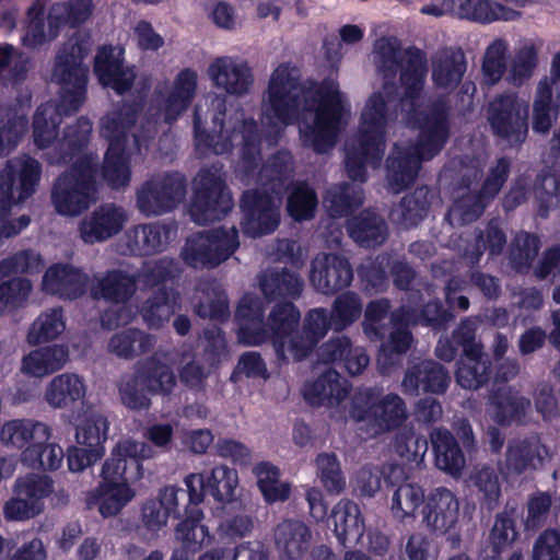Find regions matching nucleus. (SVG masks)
Segmentation results:
<instances>
[{"instance_id": "1", "label": "nucleus", "mask_w": 560, "mask_h": 560, "mask_svg": "<svg viewBox=\"0 0 560 560\" xmlns=\"http://www.w3.org/2000/svg\"><path fill=\"white\" fill-rule=\"evenodd\" d=\"M226 100L219 95L206 98V110L198 105L194 115L195 145L201 154H224L238 149L236 173L249 184L260 183L259 189L246 190L241 199V228L249 237L272 233L280 222L283 184L292 175V156L279 152L261 164L260 138L253 118L242 109H226Z\"/></svg>"}, {"instance_id": "2", "label": "nucleus", "mask_w": 560, "mask_h": 560, "mask_svg": "<svg viewBox=\"0 0 560 560\" xmlns=\"http://www.w3.org/2000/svg\"><path fill=\"white\" fill-rule=\"evenodd\" d=\"M373 60L384 77L394 75L401 66V122L418 132L415 145L395 144L387 159V185L397 194L415 182L421 162L432 159L446 143L448 107L444 101L430 103L422 95L428 72V59L422 50L410 47L402 54L398 38L382 37L374 44Z\"/></svg>"}, {"instance_id": "3", "label": "nucleus", "mask_w": 560, "mask_h": 560, "mask_svg": "<svg viewBox=\"0 0 560 560\" xmlns=\"http://www.w3.org/2000/svg\"><path fill=\"white\" fill-rule=\"evenodd\" d=\"M349 109L336 81L302 82L298 68L281 63L271 72L261 100L265 139L275 144L288 125L298 122L304 145L324 153L334 147Z\"/></svg>"}, {"instance_id": "4", "label": "nucleus", "mask_w": 560, "mask_h": 560, "mask_svg": "<svg viewBox=\"0 0 560 560\" xmlns=\"http://www.w3.org/2000/svg\"><path fill=\"white\" fill-rule=\"evenodd\" d=\"M90 51V36L77 32L63 46L56 58L51 79L60 85L58 105L45 103L37 107L33 117V139L35 145L43 150L55 145L60 156H50V163L67 162L85 155L82 148L89 140L92 124L81 117L74 126L66 129L62 139H58V126L62 115L77 112L85 100L89 69L83 59Z\"/></svg>"}, {"instance_id": "5", "label": "nucleus", "mask_w": 560, "mask_h": 560, "mask_svg": "<svg viewBox=\"0 0 560 560\" xmlns=\"http://www.w3.org/2000/svg\"><path fill=\"white\" fill-rule=\"evenodd\" d=\"M262 302L253 294H245L236 311L237 338L247 346H257L270 338L278 359L283 361L305 359L331 327L330 316L323 307L307 312L302 329L296 331L301 314L292 303L275 305L268 318L269 329L262 327Z\"/></svg>"}, {"instance_id": "6", "label": "nucleus", "mask_w": 560, "mask_h": 560, "mask_svg": "<svg viewBox=\"0 0 560 560\" xmlns=\"http://www.w3.org/2000/svg\"><path fill=\"white\" fill-rule=\"evenodd\" d=\"M137 109L130 105L108 112L101 120L100 133L108 143L102 167L104 180L113 188L129 185L130 156L141 151L147 140L156 133L155 122L136 125Z\"/></svg>"}, {"instance_id": "7", "label": "nucleus", "mask_w": 560, "mask_h": 560, "mask_svg": "<svg viewBox=\"0 0 560 560\" xmlns=\"http://www.w3.org/2000/svg\"><path fill=\"white\" fill-rule=\"evenodd\" d=\"M393 103L394 88L388 84L366 98L358 133L346 148V170L352 180L364 182L366 167L380 165L385 151L386 132L393 120Z\"/></svg>"}, {"instance_id": "8", "label": "nucleus", "mask_w": 560, "mask_h": 560, "mask_svg": "<svg viewBox=\"0 0 560 560\" xmlns=\"http://www.w3.org/2000/svg\"><path fill=\"white\" fill-rule=\"evenodd\" d=\"M170 265L161 260L147 264L137 275L120 269L95 275L91 287L92 295L115 304L102 316V325L112 329L128 324L135 313L124 303L138 288H154L164 282L171 273Z\"/></svg>"}, {"instance_id": "9", "label": "nucleus", "mask_w": 560, "mask_h": 560, "mask_svg": "<svg viewBox=\"0 0 560 560\" xmlns=\"http://www.w3.org/2000/svg\"><path fill=\"white\" fill-rule=\"evenodd\" d=\"M42 178L40 163L30 155H20L5 162L0 171V246L3 238L18 235L31 222L27 215L9 220L12 206L33 196Z\"/></svg>"}, {"instance_id": "10", "label": "nucleus", "mask_w": 560, "mask_h": 560, "mask_svg": "<svg viewBox=\"0 0 560 560\" xmlns=\"http://www.w3.org/2000/svg\"><path fill=\"white\" fill-rule=\"evenodd\" d=\"M95 166V155H80L72 168L58 178L51 194L58 213L78 215L96 200Z\"/></svg>"}, {"instance_id": "11", "label": "nucleus", "mask_w": 560, "mask_h": 560, "mask_svg": "<svg viewBox=\"0 0 560 560\" xmlns=\"http://www.w3.org/2000/svg\"><path fill=\"white\" fill-rule=\"evenodd\" d=\"M374 388H360L351 398L349 416L358 422H365L380 434L399 428L408 419L405 401L397 394H387L378 399Z\"/></svg>"}, {"instance_id": "12", "label": "nucleus", "mask_w": 560, "mask_h": 560, "mask_svg": "<svg viewBox=\"0 0 560 560\" xmlns=\"http://www.w3.org/2000/svg\"><path fill=\"white\" fill-rule=\"evenodd\" d=\"M533 0H443L441 3L425 4L420 12L433 16L453 14L481 24L513 22L522 18L524 8Z\"/></svg>"}, {"instance_id": "13", "label": "nucleus", "mask_w": 560, "mask_h": 560, "mask_svg": "<svg viewBox=\"0 0 560 560\" xmlns=\"http://www.w3.org/2000/svg\"><path fill=\"white\" fill-rule=\"evenodd\" d=\"M233 208V199L225 185L222 166L201 168L194 178V197L189 214L198 224L221 220Z\"/></svg>"}, {"instance_id": "14", "label": "nucleus", "mask_w": 560, "mask_h": 560, "mask_svg": "<svg viewBox=\"0 0 560 560\" xmlns=\"http://www.w3.org/2000/svg\"><path fill=\"white\" fill-rule=\"evenodd\" d=\"M451 315L445 312L438 302L428 303L421 318H418L405 306L392 315L393 329L388 338L382 343L377 357V365L382 373H387L390 368L399 364L400 358L406 353L413 338L409 331L411 324L424 322L429 325H441L447 322Z\"/></svg>"}, {"instance_id": "15", "label": "nucleus", "mask_w": 560, "mask_h": 560, "mask_svg": "<svg viewBox=\"0 0 560 560\" xmlns=\"http://www.w3.org/2000/svg\"><path fill=\"white\" fill-rule=\"evenodd\" d=\"M238 246L236 228H220L189 237L182 249V257L194 268H213L229 259Z\"/></svg>"}, {"instance_id": "16", "label": "nucleus", "mask_w": 560, "mask_h": 560, "mask_svg": "<svg viewBox=\"0 0 560 560\" xmlns=\"http://www.w3.org/2000/svg\"><path fill=\"white\" fill-rule=\"evenodd\" d=\"M12 491L13 497L3 504V517L8 522H24L44 512V500L52 493L54 481L45 475L28 474L15 479Z\"/></svg>"}, {"instance_id": "17", "label": "nucleus", "mask_w": 560, "mask_h": 560, "mask_svg": "<svg viewBox=\"0 0 560 560\" xmlns=\"http://www.w3.org/2000/svg\"><path fill=\"white\" fill-rule=\"evenodd\" d=\"M186 186V178L179 173L153 176L138 188L137 208L147 217L168 212L184 200Z\"/></svg>"}, {"instance_id": "18", "label": "nucleus", "mask_w": 560, "mask_h": 560, "mask_svg": "<svg viewBox=\"0 0 560 560\" xmlns=\"http://www.w3.org/2000/svg\"><path fill=\"white\" fill-rule=\"evenodd\" d=\"M488 119L498 136L521 143L528 131V103L516 93L499 95L489 105Z\"/></svg>"}, {"instance_id": "19", "label": "nucleus", "mask_w": 560, "mask_h": 560, "mask_svg": "<svg viewBox=\"0 0 560 560\" xmlns=\"http://www.w3.org/2000/svg\"><path fill=\"white\" fill-rule=\"evenodd\" d=\"M184 482L191 504L201 503L206 492L220 503L231 504L238 501L236 499L240 486L238 474L226 465H218L205 474H189Z\"/></svg>"}, {"instance_id": "20", "label": "nucleus", "mask_w": 560, "mask_h": 560, "mask_svg": "<svg viewBox=\"0 0 560 560\" xmlns=\"http://www.w3.org/2000/svg\"><path fill=\"white\" fill-rule=\"evenodd\" d=\"M508 173L509 162L500 159L490 168L479 195L458 191L457 199L447 213L451 224H463L476 220L483 212L487 201L500 191Z\"/></svg>"}, {"instance_id": "21", "label": "nucleus", "mask_w": 560, "mask_h": 560, "mask_svg": "<svg viewBox=\"0 0 560 560\" xmlns=\"http://www.w3.org/2000/svg\"><path fill=\"white\" fill-rule=\"evenodd\" d=\"M151 456V447L143 442H119L103 465L102 479L130 485V481L138 480L143 475L141 460Z\"/></svg>"}, {"instance_id": "22", "label": "nucleus", "mask_w": 560, "mask_h": 560, "mask_svg": "<svg viewBox=\"0 0 560 560\" xmlns=\"http://www.w3.org/2000/svg\"><path fill=\"white\" fill-rule=\"evenodd\" d=\"M198 85V74L192 69L180 70L171 83L155 90L159 110L166 122L178 119L190 106Z\"/></svg>"}, {"instance_id": "23", "label": "nucleus", "mask_w": 560, "mask_h": 560, "mask_svg": "<svg viewBox=\"0 0 560 560\" xmlns=\"http://www.w3.org/2000/svg\"><path fill=\"white\" fill-rule=\"evenodd\" d=\"M207 75L214 88L233 96L247 94L254 84L249 65L231 56L214 58L208 66Z\"/></svg>"}, {"instance_id": "24", "label": "nucleus", "mask_w": 560, "mask_h": 560, "mask_svg": "<svg viewBox=\"0 0 560 560\" xmlns=\"http://www.w3.org/2000/svg\"><path fill=\"white\" fill-rule=\"evenodd\" d=\"M460 502L456 494L447 488L432 490L422 509V523L438 535H445L455 529L459 521Z\"/></svg>"}, {"instance_id": "25", "label": "nucleus", "mask_w": 560, "mask_h": 560, "mask_svg": "<svg viewBox=\"0 0 560 560\" xmlns=\"http://www.w3.org/2000/svg\"><path fill=\"white\" fill-rule=\"evenodd\" d=\"M127 210L114 203L96 208L80 223V236L88 244L104 242L118 234L128 222Z\"/></svg>"}, {"instance_id": "26", "label": "nucleus", "mask_w": 560, "mask_h": 560, "mask_svg": "<svg viewBox=\"0 0 560 560\" xmlns=\"http://www.w3.org/2000/svg\"><path fill=\"white\" fill-rule=\"evenodd\" d=\"M352 278L353 272L349 262L338 255L320 254L312 262L311 282L324 294L348 287Z\"/></svg>"}, {"instance_id": "27", "label": "nucleus", "mask_w": 560, "mask_h": 560, "mask_svg": "<svg viewBox=\"0 0 560 560\" xmlns=\"http://www.w3.org/2000/svg\"><path fill=\"white\" fill-rule=\"evenodd\" d=\"M350 384L335 370L323 372L303 387V396L312 406L337 408L348 397Z\"/></svg>"}, {"instance_id": "28", "label": "nucleus", "mask_w": 560, "mask_h": 560, "mask_svg": "<svg viewBox=\"0 0 560 560\" xmlns=\"http://www.w3.org/2000/svg\"><path fill=\"white\" fill-rule=\"evenodd\" d=\"M51 428L39 420L18 418L5 421L0 428V442L3 446L24 453L43 439L51 438Z\"/></svg>"}, {"instance_id": "29", "label": "nucleus", "mask_w": 560, "mask_h": 560, "mask_svg": "<svg viewBox=\"0 0 560 560\" xmlns=\"http://www.w3.org/2000/svg\"><path fill=\"white\" fill-rule=\"evenodd\" d=\"M89 277L80 269L68 264H55L44 273L42 290L62 299H77L86 289Z\"/></svg>"}, {"instance_id": "30", "label": "nucleus", "mask_w": 560, "mask_h": 560, "mask_svg": "<svg viewBox=\"0 0 560 560\" xmlns=\"http://www.w3.org/2000/svg\"><path fill=\"white\" fill-rule=\"evenodd\" d=\"M136 491L128 482L103 480L86 497L89 508L96 506L103 517L116 516L135 498Z\"/></svg>"}, {"instance_id": "31", "label": "nucleus", "mask_w": 560, "mask_h": 560, "mask_svg": "<svg viewBox=\"0 0 560 560\" xmlns=\"http://www.w3.org/2000/svg\"><path fill=\"white\" fill-rule=\"evenodd\" d=\"M319 358L326 363L341 364L350 375H359L370 359L361 347H353L347 336L329 339L319 348Z\"/></svg>"}, {"instance_id": "32", "label": "nucleus", "mask_w": 560, "mask_h": 560, "mask_svg": "<svg viewBox=\"0 0 560 560\" xmlns=\"http://www.w3.org/2000/svg\"><path fill=\"white\" fill-rule=\"evenodd\" d=\"M450 377L444 369L433 361H422L410 366L402 380L405 393L417 395L420 389L430 393H444Z\"/></svg>"}, {"instance_id": "33", "label": "nucleus", "mask_w": 560, "mask_h": 560, "mask_svg": "<svg viewBox=\"0 0 560 560\" xmlns=\"http://www.w3.org/2000/svg\"><path fill=\"white\" fill-rule=\"evenodd\" d=\"M94 72L104 86H109L118 94L129 90L135 72L131 68H124L119 52L112 47H103L95 57Z\"/></svg>"}, {"instance_id": "34", "label": "nucleus", "mask_w": 560, "mask_h": 560, "mask_svg": "<svg viewBox=\"0 0 560 560\" xmlns=\"http://www.w3.org/2000/svg\"><path fill=\"white\" fill-rule=\"evenodd\" d=\"M135 373L138 382L150 394L168 395L176 386V376L172 364L155 353L143 362H139Z\"/></svg>"}, {"instance_id": "35", "label": "nucleus", "mask_w": 560, "mask_h": 560, "mask_svg": "<svg viewBox=\"0 0 560 560\" xmlns=\"http://www.w3.org/2000/svg\"><path fill=\"white\" fill-rule=\"evenodd\" d=\"M173 234V229L166 224H139L127 231L126 245L135 255L154 254L167 246Z\"/></svg>"}, {"instance_id": "36", "label": "nucleus", "mask_w": 560, "mask_h": 560, "mask_svg": "<svg viewBox=\"0 0 560 560\" xmlns=\"http://www.w3.org/2000/svg\"><path fill=\"white\" fill-rule=\"evenodd\" d=\"M330 518L334 533L343 545H357L361 541L365 525L360 508L350 500H340L332 509Z\"/></svg>"}, {"instance_id": "37", "label": "nucleus", "mask_w": 560, "mask_h": 560, "mask_svg": "<svg viewBox=\"0 0 560 560\" xmlns=\"http://www.w3.org/2000/svg\"><path fill=\"white\" fill-rule=\"evenodd\" d=\"M69 360L68 347L52 345L32 350L23 357L21 371L31 377H45L62 369Z\"/></svg>"}, {"instance_id": "38", "label": "nucleus", "mask_w": 560, "mask_h": 560, "mask_svg": "<svg viewBox=\"0 0 560 560\" xmlns=\"http://www.w3.org/2000/svg\"><path fill=\"white\" fill-rule=\"evenodd\" d=\"M546 448L538 436L514 440L509 444L506 460L501 468L505 475L521 474L540 464Z\"/></svg>"}, {"instance_id": "39", "label": "nucleus", "mask_w": 560, "mask_h": 560, "mask_svg": "<svg viewBox=\"0 0 560 560\" xmlns=\"http://www.w3.org/2000/svg\"><path fill=\"white\" fill-rule=\"evenodd\" d=\"M203 517V512L200 509H192L176 525L174 537L176 542L179 544L178 549L195 555L203 547L210 545L212 535L209 527L201 523Z\"/></svg>"}, {"instance_id": "40", "label": "nucleus", "mask_w": 560, "mask_h": 560, "mask_svg": "<svg viewBox=\"0 0 560 560\" xmlns=\"http://www.w3.org/2000/svg\"><path fill=\"white\" fill-rule=\"evenodd\" d=\"M86 390L82 376L67 372L55 376L48 383L44 397L50 407L61 409L84 398Z\"/></svg>"}, {"instance_id": "41", "label": "nucleus", "mask_w": 560, "mask_h": 560, "mask_svg": "<svg viewBox=\"0 0 560 560\" xmlns=\"http://www.w3.org/2000/svg\"><path fill=\"white\" fill-rule=\"evenodd\" d=\"M529 406V400L518 392L499 387L490 397L488 413L495 422L505 424L520 420Z\"/></svg>"}, {"instance_id": "42", "label": "nucleus", "mask_w": 560, "mask_h": 560, "mask_svg": "<svg viewBox=\"0 0 560 560\" xmlns=\"http://www.w3.org/2000/svg\"><path fill=\"white\" fill-rule=\"evenodd\" d=\"M254 517L249 509L241 501L228 504L217 526V534L222 540L236 541L253 533Z\"/></svg>"}, {"instance_id": "43", "label": "nucleus", "mask_w": 560, "mask_h": 560, "mask_svg": "<svg viewBox=\"0 0 560 560\" xmlns=\"http://www.w3.org/2000/svg\"><path fill=\"white\" fill-rule=\"evenodd\" d=\"M541 42L525 39L515 49L508 68L506 80L514 86H521L535 73L539 63Z\"/></svg>"}, {"instance_id": "44", "label": "nucleus", "mask_w": 560, "mask_h": 560, "mask_svg": "<svg viewBox=\"0 0 560 560\" xmlns=\"http://www.w3.org/2000/svg\"><path fill=\"white\" fill-rule=\"evenodd\" d=\"M466 70L464 55L453 49L439 50L432 58V80L440 89H453Z\"/></svg>"}, {"instance_id": "45", "label": "nucleus", "mask_w": 560, "mask_h": 560, "mask_svg": "<svg viewBox=\"0 0 560 560\" xmlns=\"http://www.w3.org/2000/svg\"><path fill=\"white\" fill-rule=\"evenodd\" d=\"M311 537L310 528L295 520L283 521L275 530L277 547L291 559H299L307 551Z\"/></svg>"}, {"instance_id": "46", "label": "nucleus", "mask_w": 560, "mask_h": 560, "mask_svg": "<svg viewBox=\"0 0 560 560\" xmlns=\"http://www.w3.org/2000/svg\"><path fill=\"white\" fill-rule=\"evenodd\" d=\"M109 422L97 411H86L80 423L75 427V441L78 445L94 450L93 456L105 454Z\"/></svg>"}, {"instance_id": "47", "label": "nucleus", "mask_w": 560, "mask_h": 560, "mask_svg": "<svg viewBox=\"0 0 560 560\" xmlns=\"http://www.w3.org/2000/svg\"><path fill=\"white\" fill-rule=\"evenodd\" d=\"M348 231L355 243L365 247L380 245L387 236L383 219L369 210L352 218L348 223Z\"/></svg>"}, {"instance_id": "48", "label": "nucleus", "mask_w": 560, "mask_h": 560, "mask_svg": "<svg viewBox=\"0 0 560 560\" xmlns=\"http://www.w3.org/2000/svg\"><path fill=\"white\" fill-rule=\"evenodd\" d=\"M431 441L436 467L454 476L459 474L465 465V458L452 434L444 429H434Z\"/></svg>"}, {"instance_id": "49", "label": "nucleus", "mask_w": 560, "mask_h": 560, "mask_svg": "<svg viewBox=\"0 0 560 560\" xmlns=\"http://www.w3.org/2000/svg\"><path fill=\"white\" fill-rule=\"evenodd\" d=\"M424 502V491L421 486L404 482L392 493L389 509L393 517L402 522L413 520L418 509Z\"/></svg>"}, {"instance_id": "50", "label": "nucleus", "mask_w": 560, "mask_h": 560, "mask_svg": "<svg viewBox=\"0 0 560 560\" xmlns=\"http://www.w3.org/2000/svg\"><path fill=\"white\" fill-rule=\"evenodd\" d=\"M50 439H43L21 453L20 459L23 465L33 469L54 471L61 467L65 452L62 447Z\"/></svg>"}, {"instance_id": "51", "label": "nucleus", "mask_w": 560, "mask_h": 560, "mask_svg": "<svg viewBox=\"0 0 560 560\" xmlns=\"http://www.w3.org/2000/svg\"><path fill=\"white\" fill-rule=\"evenodd\" d=\"M488 361L483 358L481 349L465 348L458 369L457 383L468 389H477L487 380Z\"/></svg>"}, {"instance_id": "52", "label": "nucleus", "mask_w": 560, "mask_h": 560, "mask_svg": "<svg viewBox=\"0 0 560 560\" xmlns=\"http://www.w3.org/2000/svg\"><path fill=\"white\" fill-rule=\"evenodd\" d=\"M154 346V339L139 329H127L115 334L109 342L108 350L113 354L132 359L148 352Z\"/></svg>"}, {"instance_id": "53", "label": "nucleus", "mask_w": 560, "mask_h": 560, "mask_svg": "<svg viewBox=\"0 0 560 560\" xmlns=\"http://www.w3.org/2000/svg\"><path fill=\"white\" fill-rule=\"evenodd\" d=\"M253 474L265 500L269 503L284 501L289 498L291 487L280 480L279 469L270 463L261 462L254 466Z\"/></svg>"}, {"instance_id": "54", "label": "nucleus", "mask_w": 560, "mask_h": 560, "mask_svg": "<svg viewBox=\"0 0 560 560\" xmlns=\"http://www.w3.org/2000/svg\"><path fill=\"white\" fill-rule=\"evenodd\" d=\"M303 282L293 272L267 271L260 278V289L267 299L280 296L296 298L302 292Z\"/></svg>"}, {"instance_id": "55", "label": "nucleus", "mask_w": 560, "mask_h": 560, "mask_svg": "<svg viewBox=\"0 0 560 560\" xmlns=\"http://www.w3.org/2000/svg\"><path fill=\"white\" fill-rule=\"evenodd\" d=\"M552 90L547 79H541L536 88L533 105V129L546 133L557 117L558 109L552 102Z\"/></svg>"}, {"instance_id": "56", "label": "nucleus", "mask_w": 560, "mask_h": 560, "mask_svg": "<svg viewBox=\"0 0 560 560\" xmlns=\"http://www.w3.org/2000/svg\"><path fill=\"white\" fill-rule=\"evenodd\" d=\"M363 311L361 298L351 291L339 294L331 306L330 324L335 331H342L357 322Z\"/></svg>"}, {"instance_id": "57", "label": "nucleus", "mask_w": 560, "mask_h": 560, "mask_svg": "<svg viewBox=\"0 0 560 560\" xmlns=\"http://www.w3.org/2000/svg\"><path fill=\"white\" fill-rule=\"evenodd\" d=\"M66 328L61 308L40 313L30 326L26 340L30 345L49 341L60 336Z\"/></svg>"}, {"instance_id": "58", "label": "nucleus", "mask_w": 560, "mask_h": 560, "mask_svg": "<svg viewBox=\"0 0 560 560\" xmlns=\"http://www.w3.org/2000/svg\"><path fill=\"white\" fill-rule=\"evenodd\" d=\"M176 295L165 288H160L154 296L148 299L141 308L145 324L151 328H160L168 322L175 312Z\"/></svg>"}, {"instance_id": "59", "label": "nucleus", "mask_w": 560, "mask_h": 560, "mask_svg": "<svg viewBox=\"0 0 560 560\" xmlns=\"http://www.w3.org/2000/svg\"><path fill=\"white\" fill-rule=\"evenodd\" d=\"M44 3L42 0H36L35 3L27 11L28 23L23 36L24 45L28 47H36L44 44L46 40L54 39L60 27L59 22H50V14L48 15L49 28L45 32L43 19Z\"/></svg>"}, {"instance_id": "60", "label": "nucleus", "mask_w": 560, "mask_h": 560, "mask_svg": "<svg viewBox=\"0 0 560 560\" xmlns=\"http://www.w3.org/2000/svg\"><path fill=\"white\" fill-rule=\"evenodd\" d=\"M430 190L420 187L411 196L405 197L398 208L392 211L394 221L405 226L417 224L427 213L430 200Z\"/></svg>"}, {"instance_id": "61", "label": "nucleus", "mask_w": 560, "mask_h": 560, "mask_svg": "<svg viewBox=\"0 0 560 560\" xmlns=\"http://www.w3.org/2000/svg\"><path fill=\"white\" fill-rule=\"evenodd\" d=\"M33 291L26 278H12L0 283V316L24 307Z\"/></svg>"}, {"instance_id": "62", "label": "nucleus", "mask_w": 560, "mask_h": 560, "mask_svg": "<svg viewBox=\"0 0 560 560\" xmlns=\"http://www.w3.org/2000/svg\"><path fill=\"white\" fill-rule=\"evenodd\" d=\"M316 475L328 493L339 494L346 488L340 463L332 453H320L315 459Z\"/></svg>"}, {"instance_id": "63", "label": "nucleus", "mask_w": 560, "mask_h": 560, "mask_svg": "<svg viewBox=\"0 0 560 560\" xmlns=\"http://www.w3.org/2000/svg\"><path fill=\"white\" fill-rule=\"evenodd\" d=\"M26 132V113L22 108L8 113L2 118L0 129V155H7L14 150Z\"/></svg>"}, {"instance_id": "64", "label": "nucleus", "mask_w": 560, "mask_h": 560, "mask_svg": "<svg viewBox=\"0 0 560 560\" xmlns=\"http://www.w3.org/2000/svg\"><path fill=\"white\" fill-rule=\"evenodd\" d=\"M509 52V43L503 38L494 39L485 51L482 72L485 80L489 84L499 82L503 74L508 73L506 57Z\"/></svg>"}]
</instances>
